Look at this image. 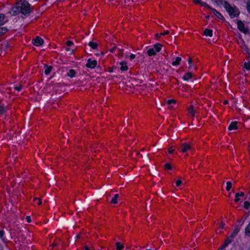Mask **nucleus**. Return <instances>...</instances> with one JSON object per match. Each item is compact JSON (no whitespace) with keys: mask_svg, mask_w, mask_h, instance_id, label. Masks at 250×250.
Instances as JSON below:
<instances>
[{"mask_svg":"<svg viewBox=\"0 0 250 250\" xmlns=\"http://www.w3.org/2000/svg\"><path fill=\"white\" fill-rule=\"evenodd\" d=\"M30 4L27 1L23 0L19 5L13 7L9 12L13 16L20 13L24 15L29 14L30 13Z\"/></svg>","mask_w":250,"mask_h":250,"instance_id":"obj_1","label":"nucleus"},{"mask_svg":"<svg viewBox=\"0 0 250 250\" xmlns=\"http://www.w3.org/2000/svg\"><path fill=\"white\" fill-rule=\"evenodd\" d=\"M225 9L231 18L238 17L240 14L239 9L235 6H231L229 3L225 6Z\"/></svg>","mask_w":250,"mask_h":250,"instance_id":"obj_2","label":"nucleus"},{"mask_svg":"<svg viewBox=\"0 0 250 250\" xmlns=\"http://www.w3.org/2000/svg\"><path fill=\"white\" fill-rule=\"evenodd\" d=\"M238 29L243 33L247 34L249 33V30L246 27L244 23L240 20L237 21V22Z\"/></svg>","mask_w":250,"mask_h":250,"instance_id":"obj_3","label":"nucleus"},{"mask_svg":"<svg viewBox=\"0 0 250 250\" xmlns=\"http://www.w3.org/2000/svg\"><path fill=\"white\" fill-rule=\"evenodd\" d=\"M240 229L239 227H238V226L236 227V228L233 230V233L229 237H228L227 238V239L226 240L228 243H230L233 241L234 237L236 236V235L239 232Z\"/></svg>","mask_w":250,"mask_h":250,"instance_id":"obj_4","label":"nucleus"},{"mask_svg":"<svg viewBox=\"0 0 250 250\" xmlns=\"http://www.w3.org/2000/svg\"><path fill=\"white\" fill-rule=\"evenodd\" d=\"M97 64V62L96 60H92L91 59H88L86 64V66L88 68L92 69L95 68Z\"/></svg>","mask_w":250,"mask_h":250,"instance_id":"obj_5","label":"nucleus"},{"mask_svg":"<svg viewBox=\"0 0 250 250\" xmlns=\"http://www.w3.org/2000/svg\"><path fill=\"white\" fill-rule=\"evenodd\" d=\"M33 44L37 46L42 45L43 43V40L40 37H37L35 39L32 40Z\"/></svg>","mask_w":250,"mask_h":250,"instance_id":"obj_6","label":"nucleus"},{"mask_svg":"<svg viewBox=\"0 0 250 250\" xmlns=\"http://www.w3.org/2000/svg\"><path fill=\"white\" fill-rule=\"evenodd\" d=\"M191 146L187 143H184L182 145L181 151L183 153L191 149Z\"/></svg>","mask_w":250,"mask_h":250,"instance_id":"obj_7","label":"nucleus"},{"mask_svg":"<svg viewBox=\"0 0 250 250\" xmlns=\"http://www.w3.org/2000/svg\"><path fill=\"white\" fill-rule=\"evenodd\" d=\"M215 2L218 5H223L224 8L229 3L227 1L223 0H215Z\"/></svg>","mask_w":250,"mask_h":250,"instance_id":"obj_8","label":"nucleus"},{"mask_svg":"<svg viewBox=\"0 0 250 250\" xmlns=\"http://www.w3.org/2000/svg\"><path fill=\"white\" fill-rule=\"evenodd\" d=\"M213 13L219 19H224V17L222 15V14L219 13V12H218L216 10H215V9H213L212 8V9H210Z\"/></svg>","mask_w":250,"mask_h":250,"instance_id":"obj_9","label":"nucleus"},{"mask_svg":"<svg viewBox=\"0 0 250 250\" xmlns=\"http://www.w3.org/2000/svg\"><path fill=\"white\" fill-rule=\"evenodd\" d=\"M237 122H231L229 126V128H228L229 129V130H232L237 129Z\"/></svg>","mask_w":250,"mask_h":250,"instance_id":"obj_10","label":"nucleus"},{"mask_svg":"<svg viewBox=\"0 0 250 250\" xmlns=\"http://www.w3.org/2000/svg\"><path fill=\"white\" fill-rule=\"evenodd\" d=\"M244 196V193L243 192L236 193L235 195V198L234 200L235 202H238L240 200V199L239 198L240 197H243Z\"/></svg>","mask_w":250,"mask_h":250,"instance_id":"obj_11","label":"nucleus"},{"mask_svg":"<svg viewBox=\"0 0 250 250\" xmlns=\"http://www.w3.org/2000/svg\"><path fill=\"white\" fill-rule=\"evenodd\" d=\"M120 64L121 65L120 69L122 71H126L128 69V66L126 65V62H121L120 63Z\"/></svg>","mask_w":250,"mask_h":250,"instance_id":"obj_12","label":"nucleus"},{"mask_svg":"<svg viewBox=\"0 0 250 250\" xmlns=\"http://www.w3.org/2000/svg\"><path fill=\"white\" fill-rule=\"evenodd\" d=\"M44 67V73L47 75H49L52 70V67L51 66H48L47 65L45 64Z\"/></svg>","mask_w":250,"mask_h":250,"instance_id":"obj_13","label":"nucleus"},{"mask_svg":"<svg viewBox=\"0 0 250 250\" xmlns=\"http://www.w3.org/2000/svg\"><path fill=\"white\" fill-rule=\"evenodd\" d=\"M204 34L206 36L212 37V30L207 28L205 30Z\"/></svg>","mask_w":250,"mask_h":250,"instance_id":"obj_14","label":"nucleus"},{"mask_svg":"<svg viewBox=\"0 0 250 250\" xmlns=\"http://www.w3.org/2000/svg\"><path fill=\"white\" fill-rule=\"evenodd\" d=\"M192 73L191 72H188L187 73H186L183 77V79L185 80V81H188L189 80L190 78H191L192 77Z\"/></svg>","mask_w":250,"mask_h":250,"instance_id":"obj_15","label":"nucleus"},{"mask_svg":"<svg viewBox=\"0 0 250 250\" xmlns=\"http://www.w3.org/2000/svg\"><path fill=\"white\" fill-rule=\"evenodd\" d=\"M75 74L76 72L74 69H70L67 73V76L71 78H73L75 77Z\"/></svg>","mask_w":250,"mask_h":250,"instance_id":"obj_16","label":"nucleus"},{"mask_svg":"<svg viewBox=\"0 0 250 250\" xmlns=\"http://www.w3.org/2000/svg\"><path fill=\"white\" fill-rule=\"evenodd\" d=\"M162 47V45L161 44L157 43L154 45L153 48L155 50L156 52H158L161 50Z\"/></svg>","mask_w":250,"mask_h":250,"instance_id":"obj_17","label":"nucleus"},{"mask_svg":"<svg viewBox=\"0 0 250 250\" xmlns=\"http://www.w3.org/2000/svg\"><path fill=\"white\" fill-rule=\"evenodd\" d=\"M147 54L149 56H154L156 55V52L154 48H150L147 50Z\"/></svg>","mask_w":250,"mask_h":250,"instance_id":"obj_18","label":"nucleus"},{"mask_svg":"<svg viewBox=\"0 0 250 250\" xmlns=\"http://www.w3.org/2000/svg\"><path fill=\"white\" fill-rule=\"evenodd\" d=\"M88 45L92 48L93 49H95L98 47V44L96 42H90L88 43Z\"/></svg>","mask_w":250,"mask_h":250,"instance_id":"obj_19","label":"nucleus"},{"mask_svg":"<svg viewBox=\"0 0 250 250\" xmlns=\"http://www.w3.org/2000/svg\"><path fill=\"white\" fill-rule=\"evenodd\" d=\"M181 61V58L180 57H177L175 61H173L172 63V64L174 66H177L179 64L180 62Z\"/></svg>","mask_w":250,"mask_h":250,"instance_id":"obj_20","label":"nucleus"},{"mask_svg":"<svg viewBox=\"0 0 250 250\" xmlns=\"http://www.w3.org/2000/svg\"><path fill=\"white\" fill-rule=\"evenodd\" d=\"M245 234L247 236L250 237V223L245 229Z\"/></svg>","mask_w":250,"mask_h":250,"instance_id":"obj_21","label":"nucleus"},{"mask_svg":"<svg viewBox=\"0 0 250 250\" xmlns=\"http://www.w3.org/2000/svg\"><path fill=\"white\" fill-rule=\"evenodd\" d=\"M116 246L117 250H122L124 247V245L120 242L116 243Z\"/></svg>","mask_w":250,"mask_h":250,"instance_id":"obj_22","label":"nucleus"},{"mask_svg":"<svg viewBox=\"0 0 250 250\" xmlns=\"http://www.w3.org/2000/svg\"><path fill=\"white\" fill-rule=\"evenodd\" d=\"M119 197V195L118 194H116L114 195V196L112 198L111 203L113 204H116L117 203V198Z\"/></svg>","mask_w":250,"mask_h":250,"instance_id":"obj_23","label":"nucleus"},{"mask_svg":"<svg viewBox=\"0 0 250 250\" xmlns=\"http://www.w3.org/2000/svg\"><path fill=\"white\" fill-rule=\"evenodd\" d=\"M176 103L175 100H169L167 101V104L169 105V108H171L172 106L171 105L172 104H175Z\"/></svg>","mask_w":250,"mask_h":250,"instance_id":"obj_24","label":"nucleus"},{"mask_svg":"<svg viewBox=\"0 0 250 250\" xmlns=\"http://www.w3.org/2000/svg\"><path fill=\"white\" fill-rule=\"evenodd\" d=\"M199 4H201V5H202L203 6H205V7H207L208 9H210V10L212 9V8L209 5H208V4H207L205 2H202L201 0Z\"/></svg>","mask_w":250,"mask_h":250,"instance_id":"obj_25","label":"nucleus"},{"mask_svg":"<svg viewBox=\"0 0 250 250\" xmlns=\"http://www.w3.org/2000/svg\"><path fill=\"white\" fill-rule=\"evenodd\" d=\"M5 15L3 14H0V24H4L3 20L5 19Z\"/></svg>","mask_w":250,"mask_h":250,"instance_id":"obj_26","label":"nucleus"},{"mask_svg":"<svg viewBox=\"0 0 250 250\" xmlns=\"http://www.w3.org/2000/svg\"><path fill=\"white\" fill-rule=\"evenodd\" d=\"M244 206L245 208L247 209H249L250 208V203L248 201H245L244 203Z\"/></svg>","mask_w":250,"mask_h":250,"instance_id":"obj_27","label":"nucleus"},{"mask_svg":"<svg viewBox=\"0 0 250 250\" xmlns=\"http://www.w3.org/2000/svg\"><path fill=\"white\" fill-rule=\"evenodd\" d=\"M232 187V184L230 182H227V187H226V190L227 191H229L230 188Z\"/></svg>","mask_w":250,"mask_h":250,"instance_id":"obj_28","label":"nucleus"},{"mask_svg":"<svg viewBox=\"0 0 250 250\" xmlns=\"http://www.w3.org/2000/svg\"><path fill=\"white\" fill-rule=\"evenodd\" d=\"M188 112L192 116H194V114H195V111L194 110H193V107L192 106H191L189 108H188Z\"/></svg>","mask_w":250,"mask_h":250,"instance_id":"obj_29","label":"nucleus"},{"mask_svg":"<svg viewBox=\"0 0 250 250\" xmlns=\"http://www.w3.org/2000/svg\"><path fill=\"white\" fill-rule=\"evenodd\" d=\"M6 112L5 108L3 106H0V114L1 115L4 114Z\"/></svg>","mask_w":250,"mask_h":250,"instance_id":"obj_30","label":"nucleus"},{"mask_svg":"<svg viewBox=\"0 0 250 250\" xmlns=\"http://www.w3.org/2000/svg\"><path fill=\"white\" fill-rule=\"evenodd\" d=\"M34 202L37 201V204L38 205H41L42 203V201H41V199H40V198H34Z\"/></svg>","mask_w":250,"mask_h":250,"instance_id":"obj_31","label":"nucleus"},{"mask_svg":"<svg viewBox=\"0 0 250 250\" xmlns=\"http://www.w3.org/2000/svg\"><path fill=\"white\" fill-rule=\"evenodd\" d=\"M247 9L250 13V0H248L247 2Z\"/></svg>","mask_w":250,"mask_h":250,"instance_id":"obj_32","label":"nucleus"},{"mask_svg":"<svg viewBox=\"0 0 250 250\" xmlns=\"http://www.w3.org/2000/svg\"><path fill=\"white\" fill-rule=\"evenodd\" d=\"M245 67L247 70L250 69V62H245L244 64Z\"/></svg>","mask_w":250,"mask_h":250,"instance_id":"obj_33","label":"nucleus"},{"mask_svg":"<svg viewBox=\"0 0 250 250\" xmlns=\"http://www.w3.org/2000/svg\"><path fill=\"white\" fill-rule=\"evenodd\" d=\"M165 168L171 170L172 169V167L169 163H167L165 165Z\"/></svg>","mask_w":250,"mask_h":250,"instance_id":"obj_34","label":"nucleus"},{"mask_svg":"<svg viewBox=\"0 0 250 250\" xmlns=\"http://www.w3.org/2000/svg\"><path fill=\"white\" fill-rule=\"evenodd\" d=\"M21 88H22L21 85H19L18 86H15L14 87L15 89L17 90L18 91H20L21 89Z\"/></svg>","mask_w":250,"mask_h":250,"instance_id":"obj_35","label":"nucleus"},{"mask_svg":"<svg viewBox=\"0 0 250 250\" xmlns=\"http://www.w3.org/2000/svg\"><path fill=\"white\" fill-rule=\"evenodd\" d=\"M229 244V243H228L227 241L226 240L225 243L221 246V249H223L225 248H226L228 245Z\"/></svg>","mask_w":250,"mask_h":250,"instance_id":"obj_36","label":"nucleus"},{"mask_svg":"<svg viewBox=\"0 0 250 250\" xmlns=\"http://www.w3.org/2000/svg\"><path fill=\"white\" fill-rule=\"evenodd\" d=\"M182 183V182L181 180H178L176 181V184L177 187L180 186Z\"/></svg>","mask_w":250,"mask_h":250,"instance_id":"obj_37","label":"nucleus"},{"mask_svg":"<svg viewBox=\"0 0 250 250\" xmlns=\"http://www.w3.org/2000/svg\"><path fill=\"white\" fill-rule=\"evenodd\" d=\"M169 33V31L168 30H166L163 33H161V35H167Z\"/></svg>","mask_w":250,"mask_h":250,"instance_id":"obj_38","label":"nucleus"},{"mask_svg":"<svg viewBox=\"0 0 250 250\" xmlns=\"http://www.w3.org/2000/svg\"><path fill=\"white\" fill-rule=\"evenodd\" d=\"M73 44V43L71 41H68L66 42V45L68 46H70Z\"/></svg>","mask_w":250,"mask_h":250,"instance_id":"obj_39","label":"nucleus"},{"mask_svg":"<svg viewBox=\"0 0 250 250\" xmlns=\"http://www.w3.org/2000/svg\"><path fill=\"white\" fill-rule=\"evenodd\" d=\"M117 48V47L116 46H114V47H113L112 48H111L110 49V51L111 52V53H114V51Z\"/></svg>","mask_w":250,"mask_h":250,"instance_id":"obj_40","label":"nucleus"},{"mask_svg":"<svg viewBox=\"0 0 250 250\" xmlns=\"http://www.w3.org/2000/svg\"><path fill=\"white\" fill-rule=\"evenodd\" d=\"M4 235V232L2 230H0V238L3 239V236Z\"/></svg>","mask_w":250,"mask_h":250,"instance_id":"obj_41","label":"nucleus"},{"mask_svg":"<svg viewBox=\"0 0 250 250\" xmlns=\"http://www.w3.org/2000/svg\"><path fill=\"white\" fill-rule=\"evenodd\" d=\"M135 58V55L133 54H131L129 56V58H130V60L134 59Z\"/></svg>","mask_w":250,"mask_h":250,"instance_id":"obj_42","label":"nucleus"},{"mask_svg":"<svg viewBox=\"0 0 250 250\" xmlns=\"http://www.w3.org/2000/svg\"><path fill=\"white\" fill-rule=\"evenodd\" d=\"M26 220L28 223H30L31 222L30 217L29 216H26Z\"/></svg>","mask_w":250,"mask_h":250,"instance_id":"obj_43","label":"nucleus"},{"mask_svg":"<svg viewBox=\"0 0 250 250\" xmlns=\"http://www.w3.org/2000/svg\"><path fill=\"white\" fill-rule=\"evenodd\" d=\"M161 36H162V35H161V33H160V34H158V33H157V34H156L155 35V37H156V38H160Z\"/></svg>","mask_w":250,"mask_h":250,"instance_id":"obj_44","label":"nucleus"},{"mask_svg":"<svg viewBox=\"0 0 250 250\" xmlns=\"http://www.w3.org/2000/svg\"><path fill=\"white\" fill-rule=\"evenodd\" d=\"M174 151V149H173L172 148V147H170L169 149H168V152L169 153H172Z\"/></svg>","mask_w":250,"mask_h":250,"instance_id":"obj_45","label":"nucleus"},{"mask_svg":"<svg viewBox=\"0 0 250 250\" xmlns=\"http://www.w3.org/2000/svg\"><path fill=\"white\" fill-rule=\"evenodd\" d=\"M194 3H200L201 0H193Z\"/></svg>","mask_w":250,"mask_h":250,"instance_id":"obj_46","label":"nucleus"},{"mask_svg":"<svg viewBox=\"0 0 250 250\" xmlns=\"http://www.w3.org/2000/svg\"><path fill=\"white\" fill-rule=\"evenodd\" d=\"M188 63L189 64H190L191 63V62H192V59H191V58H189V59L188 60Z\"/></svg>","mask_w":250,"mask_h":250,"instance_id":"obj_47","label":"nucleus"},{"mask_svg":"<svg viewBox=\"0 0 250 250\" xmlns=\"http://www.w3.org/2000/svg\"><path fill=\"white\" fill-rule=\"evenodd\" d=\"M224 226H225V224H224L223 223H221L220 224V227L221 228V229H223Z\"/></svg>","mask_w":250,"mask_h":250,"instance_id":"obj_48","label":"nucleus"},{"mask_svg":"<svg viewBox=\"0 0 250 250\" xmlns=\"http://www.w3.org/2000/svg\"><path fill=\"white\" fill-rule=\"evenodd\" d=\"M84 248L85 250H90L89 248L87 246H85Z\"/></svg>","mask_w":250,"mask_h":250,"instance_id":"obj_49","label":"nucleus"},{"mask_svg":"<svg viewBox=\"0 0 250 250\" xmlns=\"http://www.w3.org/2000/svg\"><path fill=\"white\" fill-rule=\"evenodd\" d=\"M224 104H228V101L227 100H225L224 102V103H223Z\"/></svg>","mask_w":250,"mask_h":250,"instance_id":"obj_50","label":"nucleus"},{"mask_svg":"<svg viewBox=\"0 0 250 250\" xmlns=\"http://www.w3.org/2000/svg\"><path fill=\"white\" fill-rule=\"evenodd\" d=\"M0 250H3V247L0 244Z\"/></svg>","mask_w":250,"mask_h":250,"instance_id":"obj_51","label":"nucleus"},{"mask_svg":"<svg viewBox=\"0 0 250 250\" xmlns=\"http://www.w3.org/2000/svg\"><path fill=\"white\" fill-rule=\"evenodd\" d=\"M9 45L8 44H7L6 45H5V48L7 49L9 47Z\"/></svg>","mask_w":250,"mask_h":250,"instance_id":"obj_52","label":"nucleus"},{"mask_svg":"<svg viewBox=\"0 0 250 250\" xmlns=\"http://www.w3.org/2000/svg\"><path fill=\"white\" fill-rule=\"evenodd\" d=\"M209 16H207L206 17V19H209Z\"/></svg>","mask_w":250,"mask_h":250,"instance_id":"obj_53","label":"nucleus"},{"mask_svg":"<svg viewBox=\"0 0 250 250\" xmlns=\"http://www.w3.org/2000/svg\"><path fill=\"white\" fill-rule=\"evenodd\" d=\"M112 71H113V70H109V72H112Z\"/></svg>","mask_w":250,"mask_h":250,"instance_id":"obj_54","label":"nucleus"},{"mask_svg":"<svg viewBox=\"0 0 250 250\" xmlns=\"http://www.w3.org/2000/svg\"><path fill=\"white\" fill-rule=\"evenodd\" d=\"M191 67V65H190V66H189L188 68H189V69H190Z\"/></svg>","mask_w":250,"mask_h":250,"instance_id":"obj_55","label":"nucleus"},{"mask_svg":"<svg viewBox=\"0 0 250 250\" xmlns=\"http://www.w3.org/2000/svg\"><path fill=\"white\" fill-rule=\"evenodd\" d=\"M68 50H69V49H68V48H67V49H66V50H67V51H68Z\"/></svg>","mask_w":250,"mask_h":250,"instance_id":"obj_56","label":"nucleus"}]
</instances>
